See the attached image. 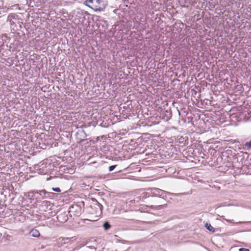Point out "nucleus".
Here are the masks:
<instances>
[{"instance_id": "18", "label": "nucleus", "mask_w": 251, "mask_h": 251, "mask_svg": "<svg viewBox=\"0 0 251 251\" xmlns=\"http://www.w3.org/2000/svg\"><path fill=\"white\" fill-rule=\"evenodd\" d=\"M52 189L54 191L56 192H61V190L59 187L52 188Z\"/></svg>"}, {"instance_id": "22", "label": "nucleus", "mask_w": 251, "mask_h": 251, "mask_svg": "<svg viewBox=\"0 0 251 251\" xmlns=\"http://www.w3.org/2000/svg\"><path fill=\"white\" fill-rule=\"evenodd\" d=\"M202 96H203L202 98H204V96L205 95H198V97H197L198 99H200V100L201 99V98Z\"/></svg>"}, {"instance_id": "12", "label": "nucleus", "mask_w": 251, "mask_h": 251, "mask_svg": "<svg viewBox=\"0 0 251 251\" xmlns=\"http://www.w3.org/2000/svg\"><path fill=\"white\" fill-rule=\"evenodd\" d=\"M85 4L90 8H92V6H94L93 0H86L85 1Z\"/></svg>"}, {"instance_id": "24", "label": "nucleus", "mask_w": 251, "mask_h": 251, "mask_svg": "<svg viewBox=\"0 0 251 251\" xmlns=\"http://www.w3.org/2000/svg\"><path fill=\"white\" fill-rule=\"evenodd\" d=\"M170 194H171V195H177V194H172V193H169Z\"/></svg>"}, {"instance_id": "11", "label": "nucleus", "mask_w": 251, "mask_h": 251, "mask_svg": "<svg viewBox=\"0 0 251 251\" xmlns=\"http://www.w3.org/2000/svg\"><path fill=\"white\" fill-rule=\"evenodd\" d=\"M205 227L209 231L212 232L213 233L215 232V229L210 224L206 223L205 224Z\"/></svg>"}, {"instance_id": "4", "label": "nucleus", "mask_w": 251, "mask_h": 251, "mask_svg": "<svg viewBox=\"0 0 251 251\" xmlns=\"http://www.w3.org/2000/svg\"><path fill=\"white\" fill-rule=\"evenodd\" d=\"M57 218L61 222H66L68 220L67 214L65 212H59L57 215Z\"/></svg>"}, {"instance_id": "3", "label": "nucleus", "mask_w": 251, "mask_h": 251, "mask_svg": "<svg viewBox=\"0 0 251 251\" xmlns=\"http://www.w3.org/2000/svg\"><path fill=\"white\" fill-rule=\"evenodd\" d=\"M155 192L151 193V197H155L156 198H164V195L166 193L164 191L158 189H155Z\"/></svg>"}, {"instance_id": "13", "label": "nucleus", "mask_w": 251, "mask_h": 251, "mask_svg": "<svg viewBox=\"0 0 251 251\" xmlns=\"http://www.w3.org/2000/svg\"><path fill=\"white\" fill-rule=\"evenodd\" d=\"M94 6L96 7V10L101 11V9L97 8L98 5L100 4L101 1V0H93Z\"/></svg>"}, {"instance_id": "2", "label": "nucleus", "mask_w": 251, "mask_h": 251, "mask_svg": "<svg viewBox=\"0 0 251 251\" xmlns=\"http://www.w3.org/2000/svg\"><path fill=\"white\" fill-rule=\"evenodd\" d=\"M151 196V193L145 192H143L140 196H137L136 198H135L132 201H134V203L135 201L137 202H139V201H144L146 199L149 198Z\"/></svg>"}, {"instance_id": "14", "label": "nucleus", "mask_w": 251, "mask_h": 251, "mask_svg": "<svg viewBox=\"0 0 251 251\" xmlns=\"http://www.w3.org/2000/svg\"><path fill=\"white\" fill-rule=\"evenodd\" d=\"M44 165V163H42L41 164V165H37L36 166V168H37V170L39 169V171H40V173H43V174H45L46 173V172H44V170L43 169L42 171V168H41L40 167H42V168H43V166Z\"/></svg>"}, {"instance_id": "1", "label": "nucleus", "mask_w": 251, "mask_h": 251, "mask_svg": "<svg viewBox=\"0 0 251 251\" xmlns=\"http://www.w3.org/2000/svg\"><path fill=\"white\" fill-rule=\"evenodd\" d=\"M165 201L164 197L153 199L152 201L153 202L154 205H151V206L157 207L159 209L166 205V204H165Z\"/></svg>"}, {"instance_id": "17", "label": "nucleus", "mask_w": 251, "mask_h": 251, "mask_svg": "<svg viewBox=\"0 0 251 251\" xmlns=\"http://www.w3.org/2000/svg\"><path fill=\"white\" fill-rule=\"evenodd\" d=\"M116 166H117L116 165H112V166H109L108 168L109 171L112 172V171H113L114 170V169L116 167Z\"/></svg>"}, {"instance_id": "6", "label": "nucleus", "mask_w": 251, "mask_h": 251, "mask_svg": "<svg viewBox=\"0 0 251 251\" xmlns=\"http://www.w3.org/2000/svg\"><path fill=\"white\" fill-rule=\"evenodd\" d=\"M202 104L205 105H214V104L212 103V100H209L208 98H204L203 100L201 99Z\"/></svg>"}, {"instance_id": "7", "label": "nucleus", "mask_w": 251, "mask_h": 251, "mask_svg": "<svg viewBox=\"0 0 251 251\" xmlns=\"http://www.w3.org/2000/svg\"><path fill=\"white\" fill-rule=\"evenodd\" d=\"M86 245H88L87 247L89 248L96 250L97 248L96 246H97V242L96 240H94L92 242L89 241L86 243Z\"/></svg>"}, {"instance_id": "19", "label": "nucleus", "mask_w": 251, "mask_h": 251, "mask_svg": "<svg viewBox=\"0 0 251 251\" xmlns=\"http://www.w3.org/2000/svg\"><path fill=\"white\" fill-rule=\"evenodd\" d=\"M127 220H133L134 219V217L133 216H127L126 218Z\"/></svg>"}, {"instance_id": "5", "label": "nucleus", "mask_w": 251, "mask_h": 251, "mask_svg": "<svg viewBox=\"0 0 251 251\" xmlns=\"http://www.w3.org/2000/svg\"><path fill=\"white\" fill-rule=\"evenodd\" d=\"M180 97H178V99H182L181 100L183 101V103L184 104H187L189 103V97L191 96V99L193 100L192 97L193 95H179Z\"/></svg>"}, {"instance_id": "16", "label": "nucleus", "mask_w": 251, "mask_h": 251, "mask_svg": "<svg viewBox=\"0 0 251 251\" xmlns=\"http://www.w3.org/2000/svg\"><path fill=\"white\" fill-rule=\"evenodd\" d=\"M165 113V116H166L167 118L166 120L170 119L172 117V112L170 110H166Z\"/></svg>"}, {"instance_id": "10", "label": "nucleus", "mask_w": 251, "mask_h": 251, "mask_svg": "<svg viewBox=\"0 0 251 251\" xmlns=\"http://www.w3.org/2000/svg\"><path fill=\"white\" fill-rule=\"evenodd\" d=\"M7 37L6 35H0V46H2L6 42Z\"/></svg>"}, {"instance_id": "15", "label": "nucleus", "mask_w": 251, "mask_h": 251, "mask_svg": "<svg viewBox=\"0 0 251 251\" xmlns=\"http://www.w3.org/2000/svg\"><path fill=\"white\" fill-rule=\"evenodd\" d=\"M103 227L105 230H107L111 227V226L108 222H105L103 225Z\"/></svg>"}, {"instance_id": "20", "label": "nucleus", "mask_w": 251, "mask_h": 251, "mask_svg": "<svg viewBox=\"0 0 251 251\" xmlns=\"http://www.w3.org/2000/svg\"><path fill=\"white\" fill-rule=\"evenodd\" d=\"M239 251H250L249 249H246V248H244L239 249Z\"/></svg>"}, {"instance_id": "8", "label": "nucleus", "mask_w": 251, "mask_h": 251, "mask_svg": "<svg viewBox=\"0 0 251 251\" xmlns=\"http://www.w3.org/2000/svg\"><path fill=\"white\" fill-rule=\"evenodd\" d=\"M32 193H34V194H40V196H45L46 197H47V196H46V195H49L50 194V193L49 192H47L45 190H40V191H33V192H32Z\"/></svg>"}, {"instance_id": "23", "label": "nucleus", "mask_w": 251, "mask_h": 251, "mask_svg": "<svg viewBox=\"0 0 251 251\" xmlns=\"http://www.w3.org/2000/svg\"><path fill=\"white\" fill-rule=\"evenodd\" d=\"M209 97H210V99H209V100H212V101L213 100V97H211V95H209Z\"/></svg>"}, {"instance_id": "9", "label": "nucleus", "mask_w": 251, "mask_h": 251, "mask_svg": "<svg viewBox=\"0 0 251 251\" xmlns=\"http://www.w3.org/2000/svg\"><path fill=\"white\" fill-rule=\"evenodd\" d=\"M30 234L33 237H38L40 236V232L37 229H33L31 230L30 231Z\"/></svg>"}, {"instance_id": "21", "label": "nucleus", "mask_w": 251, "mask_h": 251, "mask_svg": "<svg viewBox=\"0 0 251 251\" xmlns=\"http://www.w3.org/2000/svg\"><path fill=\"white\" fill-rule=\"evenodd\" d=\"M97 205L99 207L100 211L102 210V206L101 204H100L99 202H98L97 201Z\"/></svg>"}]
</instances>
